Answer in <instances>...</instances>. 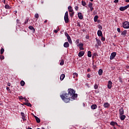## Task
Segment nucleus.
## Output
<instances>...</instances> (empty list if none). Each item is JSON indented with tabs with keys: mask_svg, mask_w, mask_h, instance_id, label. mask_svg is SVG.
<instances>
[{
	"mask_svg": "<svg viewBox=\"0 0 129 129\" xmlns=\"http://www.w3.org/2000/svg\"><path fill=\"white\" fill-rule=\"evenodd\" d=\"M68 93H63L60 95V97L66 103L70 102V100H75L77 98L78 95L75 94V91L73 89H69L68 90Z\"/></svg>",
	"mask_w": 129,
	"mask_h": 129,
	"instance_id": "f257e3e1",
	"label": "nucleus"
},
{
	"mask_svg": "<svg viewBox=\"0 0 129 129\" xmlns=\"http://www.w3.org/2000/svg\"><path fill=\"white\" fill-rule=\"evenodd\" d=\"M64 20L66 24L69 22V17L68 16V11H67L65 13Z\"/></svg>",
	"mask_w": 129,
	"mask_h": 129,
	"instance_id": "f03ea898",
	"label": "nucleus"
},
{
	"mask_svg": "<svg viewBox=\"0 0 129 129\" xmlns=\"http://www.w3.org/2000/svg\"><path fill=\"white\" fill-rule=\"evenodd\" d=\"M68 10H69V12H70V17H73V16H74V12H73V10L72 9V7L69 6Z\"/></svg>",
	"mask_w": 129,
	"mask_h": 129,
	"instance_id": "7ed1b4c3",
	"label": "nucleus"
},
{
	"mask_svg": "<svg viewBox=\"0 0 129 129\" xmlns=\"http://www.w3.org/2000/svg\"><path fill=\"white\" fill-rule=\"evenodd\" d=\"M122 27L124 29H129V22L128 21H125L122 23Z\"/></svg>",
	"mask_w": 129,
	"mask_h": 129,
	"instance_id": "20e7f679",
	"label": "nucleus"
},
{
	"mask_svg": "<svg viewBox=\"0 0 129 129\" xmlns=\"http://www.w3.org/2000/svg\"><path fill=\"white\" fill-rule=\"evenodd\" d=\"M128 8H129V5H127L126 6L120 7L119 10L121 11V12H123V11H125V10H126V9H128Z\"/></svg>",
	"mask_w": 129,
	"mask_h": 129,
	"instance_id": "39448f33",
	"label": "nucleus"
},
{
	"mask_svg": "<svg viewBox=\"0 0 129 129\" xmlns=\"http://www.w3.org/2000/svg\"><path fill=\"white\" fill-rule=\"evenodd\" d=\"M116 56V52H112L111 54L110 57V60H113V59H114V57Z\"/></svg>",
	"mask_w": 129,
	"mask_h": 129,
	"instance_id": "423d86ee",
	"label": "nucleus"
},
{
	"mask_svg": "<svg viewBox=\"0 0 129 129\" xmlns=\"http://www.w3.org/2000/svg\"><path fill=\"white\" fill-rule=\"evenodd\" d=\"M119 115L124 114V110L123 109V108L121 107L119 109Z\"/></svg>",
	"mask_w": 129,
	"mask_h": 129,
	"instance_id": "0eeeda50",
	"label": "nucleus"
},
{
	"mask_svg": "<svg viewBox=\"0 0 129 129\" xmlns=\"http://www.w3.org/2000/svg\"><path fill=\"white\" fill-rule=\"evenodd\" d=\"M112 85V82L111 81H109L107 85V87L109 89L111 88V86Z\"/></svg>",
	"mask_w": 129,
	"mask_h": 129,
	"instance_id": "6e6552de",
	"label": "nucleus"
},
{
	"mask_svg": "<svg viewBox=\"0 0 129 129\" xmlns=\"http://www.w3.org/2000/svg\"><path fill=\"white\" fill-rule=\"evenodd\" d=\"M78 18L80 19V20H83V15H82V13L79 12L78 13Z\"/></svg>",
	"mask_w": 129,
	"mask_h": 129,
	"instance_id": "1a4fd4ad",
	"label": "nucleus"
},
{
	"mask_svg": "<svg viewBox=\"0 0 129 129\" xmlns=\"http://www.w3.org/2000/svg\"><path fill=\"white\" fill-rule=\"evenodd\" d=\"M103 106L105 107V108H107L110 106V104L107 102H106L104 104Z\"/></svg>",
	"mask_w": 129,
	"mask_h": 129,
	"instance_id": "9d476101",
	"label": "nucleus"
},
{
	"mask_svg": "<svg viewBox=\"0 0 129 129\" xmlns=\"http://www.w3.org/2000/svg\"><path fill=\"white\" fill-rule=\"evenodd\" d=\"M97 35L98 37H102V31H101V30H98Z\"/></svg>",
	"mask_w": 129,
	"mask_h": 129,
	"instance_id": "9b49d317",
	"label": "nucleus"
},
{
	"mask_svg": "<svg viewBox=\"0 0 129 129\" xmlns=\"http://www.w3.org/2000/svg\"><path fill=\"white\" fill-rule=\"evenodd\" d=\"M119 117H120V119H121V120H124V119H125V117H126V116H125V115H119Z\"/></svg>",
	"mask_w": 129,
	"mask_h": 129,
	"instance_id": "f8f14e48",
	"label": "nucleus"
},
{
	"mask_svg": "<svg viewBox=\"0 0 129 129\" xmlns=\"http://www.w3.org/2000/svg\"><path fill=\"white\" fill-rule=\"evenodd\" d=\"M95 40L97 42V44L98 46H100V45H101V41H100V40H98L97 38H96Z\"/></svg>",
	"mask_w": 129,
	"mask_h": 129,
	"instance_id": "ddd939ff",
	"label": "nucleus"
},
{
	"mask_svg": "<svg viewBox=\"0 0 129 129\" xmlns=\"http://www.w3.org/2000/svg\"><path fill=\"white\" fill-rule=\"evenodd\" d=\"M34 117L37 123H40V122H41V120L40 118H39V117H38L37 116H34Z\"/></svg>",
	"mask_w": 129,
	"mask_h": 129,
	"instance_id": "4468645a",
	"label": "nucleus"
},
{
	"mask_svg": "<svg viewBox=\"0 0 129 129\" xmlns=\"http://www.w3.org/2000/svg\"><path fill=\"white\" fill-rule=\"evenodd\" d=\"M69 46L70 45L68 42H66L63 44V47H64V48H69Z\"/></svg>",
	"mask_w": 129,
	"mask_h": 129,
	"instance_id": "2eb2a0df",
	"label": "nucleus"
},
{
	"mask_svg": "<svg viewBox=\"0 0 129 129\" xmlns=\"http://www.w3.org/2000/svg\"><path fill=\"white\" fill-rule=\"evenodd\" d=\"M85 53L84 51H80L78 54L79 57H82L84 55Z\"/></svg>",
	"mask_w": 129,
	"mask_h": 129,
	"instance_id": "dca6fc26",
	"label": "nucleus"
},
{
	"mask_svg": "<svg viewBox=\"0 0 129 129\" xmlns=\"http://www.w3.org/2000/svg\"><path fill=\"white\" fill-rule=\"evenodd\" d=\"M91 109H96V108H97V105L96 104L92 105L91 106Z\"/></svg>",
	"mask_w": 129,
	"mask_h": 129,
	"instance_id": "f3484780",
	"label": "nucleus"
},
{
	"mask_svg": "<svg viewBox=\"0 0 129 129\" xmlns=\"http://www.w3.org/2000/svg\"><path fill=\"white\" fill-rule=\"evenodd\" d=\"M126 33H127V31L126 30H124L121 33V35H122V36H123V37H125L126 35Z\"/></svg>",
	"mask_w": 129,
	"mask_h": 129,
	"instance_id": "a211bd4d",
	"label": "nucleus"
},
{
	"mask_svg": "<svg viewBox=\"0 0 129 129\" xmlns=\"http://www.w3.org/2000/svg\"><path fill=\"white\" fill-rule=\"evenodd\" d=\"M110 124L111 125H117V126H118V124H117V122H114V121H111Z\"/></svg>",
	"mask_w": 129,
	"mask_h": 129,
	"instance_id": "6ab92c4d",
	"label": "nucleus"
},
{
	"mask_svg": "<svg viewBox=\"0 0 129 129\" xmlns=\"http://www.w3.org/2000/svg\"><path fill=\"white\" fill-rule=\"evenodd\" d=\"M64 78H65V74H61L60 77V80H61V81L64 80Z\"/></svg>",
	"mask_w": 129,
	"mask_h": 129,
	"instance_id": "aec40b11",
	"label": "nucleus"
},
{
	"mask_svg": "<svg viewBox=\"0 0 129 129\" xmlns=\"http://www.w3.org/2000/svg\"><path fill=\"white\" fill-rule=\"evenodd\" d=\"M67 38L68 39V41L69 43H70V44H72V40L71 39V37H70V36H68Z\"/></svg>",
	"mask_w": 129,
	"mask_h": 129,
	"instance_id": "412c9836",
	"label": "nucleus"
},
{
	"mask_svg": "<svg viewBox=\"0 0 129 129\" xmlns=\"http://www.w3.org/2000/svg\"><path fill=\"white\" fill-rule=\"evenodd\" d=\"M28 28L30 30H31V31H32L33 33H35V30L33 26H29Z\"/></svg>",
	"mask_w": 129,
	"mask_h": 129,
	"instance_id": "4be33fe9",
	"label": "nucleus"
},
{
	"mask_svg": "<svg viewBox=\"0 0 129 129\" xmlns=\"http://www.w3.org/2000/svg\"><path fill=\"white\" fill-rule=\"evenodd\" d=\"M21 116H22V119H23V120H25L26 119H25V113L24 112H22L21 113Z\"/></svg>",
	"mask_w": 129,
	"mask_h": 129,
	"instance_id": "5701e85b",
	"label": "nucleus"
},
{
	"mask_svg": "<svg viewBox=\"0 0 129 129\" xmlns=\"http://www.w3.org/2000/svg\"><path fill=\"white\" fill-rule=\"evenodd\" d=\"M25 105H27V106H30V107H32V104H31L29 102H25L24 103Z\"/></svg>",
	"mask_w": 129,
	"mask_h": 129,
	"instance_id": "b1692460",
	"label": "nucleus"
},
{
	"mask_svg": "<svg viewBox=\"0 0 129 129\" xmlns=\"http://www.w3.org/2000/svg\"><path fill=\"white\" fill-rule=\"evenodd\" d=\"M103 72V71H102V69L99 70V71H98V74H99V75H100H100H102Z\"/></svg>",
	"mask_w": 129,
	"mask_h": 129,
	"instance_id": "393cba45",
	"label": "nucleus"
},
{
	"mask_svg": "<svg viewBox=\"0 0 129 129\" xmlns=\"http://www.w3.org/2000/svg\"><path fill=\"white\" fill-rule=\"evenodd\" d=\"M30 20V18H29V17H27L26 18V20H25V21L24 22V24L25 25H26V24H28V23H29V21Z\"/></svg>",
	"mask_w": 129,
	"mask_h": 129,
	"instance_id": "a878e982",
	"label": "nucleus"
},
{
	"mask_svg": "<svg viewBox=\"0 0 129 129\" xmlns=\"http://www.w3.org/2000/svg\"><path fill=\"white\" fill-rule=\"evenodd\" d=\"M92 56V54H91V51H88V57H89L90 58Z\"/></svg>",
	"mask_w": 129,
	"mask_h": 129,
	"instance_id": "bb28decb",
	"label": "nucleus"
},
{
	"mask_svg": "<svg viewBox=\"0 0 129 129\" xmlns=\"http://www.w3.org/2000/svg\"><path fill=\"white\" fill-rule=\"evenodd\" d=\"M20 84H21V86H25V81H21L20 82Z\"/></svg>",
	"mask_w": 129,
	"mask_h": 129,
	"instance_id": "cd10ccee",
	"label": "nucleus"
},
{
	"mask_svg": "<svg viewBox=\"0 0 129 129\" xmlns=\"http://www.w3.org/2000/svg\"><path fill=\"white\" fill-rule=\"evenodd\" d=\"M98 16L97 15L95 16L94 21V22H97Z\"/></svg>",
	"mask_w": 129,
	"mask_h": 129,
	"instance_id": "c85d7f7f",
	"label": "nucleus"
},
{
	"mask_svg": "<svg viewBox=\"0 0 129 129\" xmlns=\"http://www.w3.org/2000/svg\"><path fill=\"white\" fill-rule=\"evenodd\" d=\"M17 22V24L18 25V26H21V22H20V20L17 19L16 20Z\"/></svg>",
	"mask_w": 129,
	"mask_h": 129,
	"instance_id": "c756f323",
	"label": "nucleus"
},
{
	"mask_svg": "<svg viewBox=\"0 0 129 129\" xmlns=\"http://www.w3.org/2000/svg\"><path fill=\"white\" fill-rule=\"evenodd\" d=\"M92 6H93V4L91 2H89L88 4L89 8H92Z\"/></svg>",
	"mask_w": 129,
	"mask_h": 129,
	"instance_id": "7c9ffc66",
	"label": "nucleus"
},
{
	"mask_svg": "<svg viewBox=\"0 0 129 129\" xmlns=\"http://www.w3.org/2000/svg\"><path fill=\"white\" fill-rule=\"evenodd\" d=\"M73 78H75V77H77V76H78V74L76 73H74L73 74ZM76 76V77H75Z\"/></svg>",
	"mask_w": 129,
	"mask_h": 129,
	"instance_id": "2f4dec72",
	"label": "nucleus"
},
{
	"mask_svg": "<svg viewBox=\"0 0 129 129\" xmlns=\"http://www.w3.org/2000/svg\"><path fill=\"white\" fill-rule=\"evenodd\" d=\"M82 5L83 7H86V3L85 1H82Z\"/></svg>",
	"mask_w": 129,
	"mask_h": 129,
	"instance_id": "473e14b6",
	"label": "nucleus"
},
{
	"mask_svg": "<svg viewBox=\"0 0 129 129\" xmlns=\"http://www.w3.org/2000/svg\"><path fill=\"white\" fill-rule=\"evenodd\" d=\"M4 52H5V49H4V48H1V55H3V54H4Z\"/></svg>",
	"mask_w": 129,
	"mask_h": 129,
	"instance_id": "72a5a7b5",
	"label": "nucleus"
},
{
	"mask_svg": "<svg viewBox=\"0 0 129 129\" xmlns=\"http://www.w3.org/2000/svg\"><path fill=\"white\" fill-rule=\"evenodd\" d=\"M94 89H98V85L97 84H95L94 86Z\"/></svg>",
	"mask_w": 129,
	"mask_h": 129,
	"instance_id": "f704fd0d",
	"label": "nucleus"
},
{
	"mask_svg": "<svg viewBox=\"0 0 129 129\" xmlns=\"http://www.w3.org/2000/svg\"><path fill=\"white\" fill-rule=\"evenodd\" d=\"M35 18L36 19H39V14L38 13L35 14Z\"/></svg>",
	"mask_w": 129,
	"mask_h": 129,
	"instance_id": "c9c22d12",
	"label": "nucleus"
},
{
	"mask_svg": "<svg viewBox=\"0 0 129 129\" xmlns=\"http://www.w3.org/2000/svg\"><path fill=\"white\" fill-rule=\"evenodd\" d=\"M60 65L62 66V65H64V60H61L60 62Z\"/></svg>",
	"mask_w": 129,
	"mask_h": 129,
	"instance_id": "e433bc0d",
	"label": "nucleus"
},
{
	"mask_svg": "<svg viewBox=\"0 0 129 129\" xmlns=\"http://www.w3.org/2000/svg\"><path fill=\"white\" fill-rule=\"evenodd\" d=\"M101 41H105V38H104V37H103V35H102V36H101Z\"/></svg>",
	"mask_w": 129,
	"mask_h": 129,
	"instance_id": "4c0bfd02",
	"label": "nucleus"
},
{
	"mask_svg": "<svg viewBox=\"0 0 129 129\" xmlns=\"http://www.w3.org/2000/svg\"><path fill=\"white\" fill-rule=\"evenodd\" d=\"M0 59H1V60H4V59H5V56L4 55H0Z\"/></svg>",
	"mask_w": 129,
	"mask_h": 129,
	"instance_id": "58836bf2",
	"label": "nucleus"
},
{
	"mask_svg": "<svg viewBox=\"0 0 129 129\" xmlns=\"http://www.w3.org/2000/svg\"><path fill=\"white\" fill-rule=\"evenodd\" d=\"M64 35L66 37H67V38L70 36L69 34H68V33H67V32H65Z\"/></svg>",
	"mask_w": 129,
	"mask_h": 129,
	"instance_id": "ea45409f",
	"label": "nucleus"
},
{
	"mask_svg": "<svg viewBox=\"0 0 129 129\" xmlns=\"http://www.w3.org/2000/svg\"><path fill=\"white\" fill-rule=\"evenodd\" d=\"M18 97H19V99H20V100L24 99V98L23 97V96H20Z\"/></svg>",
	"mask_w": 129,
	"mask_h": 129,
	"instance_id": "a19ab883",
	"label": "nucleus"
},
{
	"mask_svg": "<svg viewBox=\"0 0 129 129\" xmlns=\"http://www.w3.org/2000/svg\"><path fill=\"white\" fill-rule=\"evenodd\" d=\"M98 28H99L100 30H102V26L100 25H99Z\"/></svg>",
	"mask_w": 129,
	"mask_h": 129,
	"instance_id": "79ce46f5",
	"label": "nucleus"
},
{
	"mask_svg": "<svg viewBox=\"0 0 129 129\" xmlns=\"http://www.w3.org/2000/svg\"><path fill=\"white\" fill-rule=\"evenodd\" d=\"M5 9H9L10 6L9 5H6L5 6Z\"/></svg>",
	"mask_w": 129,
	"mask_h": 129,
	"instance_id": "37998d69",
	"label": "nucleus"
},
{
	"mask_svg": "<svg viewBox=\"0 0 129 129\" xmlns=\"http://www.w3.org/2000/svg\"><path fill=\"white\" fill-rule=\"evenodd\" d=\"M75 9L76 11H78V9H79V7H78V6H76Z\"/></svg>",
	"mask_w": 129,
	"mask_h": 129,
	"instance_id": "c03bdc74",
	"label": "nucleus"
},
{
	"mask_svg": "<svg viewBox=\"0 0 129 129\" xmlns=\"http://www.w3.org/2000/svg\"><path fill=\"white\" fill-rule=\"evenodd\" d=\"M6 89L8 91H11V89H10V87H7Z\"/></svg>",
	"mask_w": 129,
	"mask_h": 129,
	"instance_id": "a18cd8bd",
	"label": "nucleus"
},
{
	"mask_svg": "<svg viewBox=\"0 0 129 129\" xmlns=\"http://www.w3.org/2000/svg\"><path fill=\"white\" fill-rule=\"evenodd\" d=\"M117 32H118V33H120V28H118L117 29Z\"/></svg>",
	"mask_w": 129,
	"mask_h": 129,
	"instance_id": "49530a36",
	"label": "nucleus"
},
{
	"mask_svg": "<svg viewBox=\"0 0 129 129\" xmlns=\"http://www.w3.org/2000/svg\"><path fill=\"white\" fill-rule=\"evenodd\" d=\"M83 43H80V44H79V46H80V47H83Z\"/></svg>",
	"mask_w": 129,
	"mask_h": 129,
	"instance_id": "de8ad7c7",
	"label": "nucleus"
},
{
	"mask_svg": "<svg viewBox=\"0 0 129 129\" xmlns=\"http://www.w3.org/2000/svg\"><path fill=\"white\" fill-rule=\"evenodd\" d=\"M24 99H25V101H26V102H29V100H27L26 98H24Z\"/></svg>",
	"mask_w": 129,
	"mask_h": 129,
	"instance_id": "09e8293b",
	"label": "nucleus"
},
{
	"mask_svg": "<svg viewBox=\"0 0 129 129\" xmlns=\"http://www.w3.org/2000/svg\"><path fill=\"white\" fill-rule=\"evenodd\" d=\"M80 50H84V48H83V46H80Z\"/></svg>",
	"mask_w": 129,
	"mask_h": 129,
	"instance_id": "8fccbe9b",
	"label": "nucleus"
},
{
	"mask_svg": "<svg viewBox=\"0 0 129 129\" xmlns=\"http://www.w3.org/2000/svg\"><path fill=\"white\" fill-rule=\"evenodd\" d=\"M90 11L91 12H92V11H93V7L90 8Z\"/></svg>",
	"mask_w": 129,
	"mask_h": 129,
	"instance_id": "3c124183",
	"label": "nucleus"
},
{
	"mask_svg": "<svg viewBox=\"0 0 129 129\" xmlns=\"http://www.w3.org/2000/svg\"><path fill=\"white\" fill-rule=\"evenodd\" d=\"M114 3H118V0H115V1H114Z\"/></svg>",
	"mask_w": 129,
	"mask_h": 129,
	"instance_id": "603ef678",
	"label": "nucleus"
},
{
	"mask_svg": "<svg viewBox=\"0 0 129 129\" xmlns=\"http://www.w3.org/2000/svg\"><path fill=\"white\" fill-rule=\"evenodd\" d=\"M126 69H128V70H129V66H126Z\"/></svg>",
	"mask_w": 129,
	"mask_h": 129,
	"instance_id": "864d4df0",
	"label": "nucleus"
},
{
	"mask_svg": "<svg viewBox=\"0 0 129 129\" xmlns=\"http://www.w3.org/2000/svg\"><path fill=\"white\" fill-rule=\"evenodd\" d=\"M87 77H88V78H90V74H88Z\"/></svg>",
	"mask_w": 129,
	"mask_h": 129,
	"instance_id": "5fc2aeb1",
	"label": "nucleus"
},
{
	"mask_svg": "<svg viewBox=\"0 0 129 129\" xmlns=\"http://www.w3.org/2000/svg\"><path fill=\"white\" fill-rule=\"evenodd\" d=\"M54 33H58V30H54Z\"/></svg>",
	"mask_w": 129,
	"mask_h": 129,
	"instance_id": "6e6d98bb",
	"label": "nucleus"
},
{
	"mask_svg": "<svg viewBox=\"0 0 129 129\" xmlns=\"http://www.w3.org/2000/svg\"><path fill=\"white\" fill-rule=\"evenodd\" d=\"M87 71L88 72H90V71H91V70H90V69H88Z\"/></svg>",
	"mask_w": 129,
	"mask_h": 129,
	"instance_id": "4d7b16f0",
	"label": "nucleus"
},
{
	"mask_svg": "<svg viewBox=\"0 0 129 129\" xmlns=\"http://www.w3.org/2000/svg\"><path fill=\"white\" fill-rule=\"evenodd\" d=\"M119 82H121V83L122 82V80H121V78H120Z\"/></svg>",
	"mask_w": 129,
	"mask_h": 129,
	"instance_id": "13d9d810",
	"label": "nucleus"
},
{
	"mask_svg": "<svg viewBox=\"0 0 129 129\" xmlns=\"http://www.w3.org/2000/svg\"><path fill=\"white\" fill-rule=\"evenodd\" d=\"M3 3H4V4L6 3V0H1Z\"/></svg>",
	"mask_w": 129,
	"mask_h": 129,
	"instance_id": "bf43d9fd",
	"label": "nucleus"
},
{
	"mask_svg": "<svg viewBox=\"0 0 129 129\" xmlns=\"http://www.w3.org/2000/svg\"><path fill=\"white\" fill-rule=\"evenodd\" d=\"M8 86H11V83H8Z\"/></svg>",
	"mask_w": 129,
	"mask_h": 129,
	"instance_id": "052dcab7",
	"label": "nucleus"
},
{
	"mask_svg": "<svg viewBox=\"0 0 129 129\" xmlns=\"http://www.w3.org/2000/svg\"><path fill=\"white\" fill-rule=\"evenodd\" d=\"M125 3H129V0H125Z\"/></svg>",
	"mask_w": 129,
	"mask_h": 129,
	"instance_id": "680f3d73",
	"label": "nucleus"
},
{
	"mask_svg": "<svg viewBox=\"0 0 129 129\" xmlns=\"http://www.w3.org/2000/svg\"><path fill=\"white\" fill-rule=\"evenodd\" d=\"M47 22H48V21H47V20H45L44 21V23H47Z\"/></svg>",
	"mask_w": 129,
	"mask_h": 129,
	"instance_id": "e2e57ef3",
	"label": "nucleus"
},
{
	"mask_svg": "<svg viewBox=\"0 0 129 129\" xmlns=\"http://www.w3.org/2000/svg\"><path fill=\"white\" fill-rule=\"evenodd\" d=\"M57 30V31H59V30H60V29H59V27H58Z\"/></svg>",
	"mask_w": 129,
	"mask_h": 129,
	"instance_id": "0e129e2a",
	"label": "nucleus"
},
{
	"mask_svg": "<svg viewBox=\"0 0 129 129\" xmlns=\"http://www.w3.org/2000/svg\"><path fill=\"white\" fill-rule=\"evenodd\" d=\"M27 129H32V128L31 127H28Z\"/></svg>",
	"mask_w": 129,
	"mask_h": 129,
	"instance_id": "69168bd1",
	"label": "nucleus"
},
{
	"mask_svg": "<svg viewBox=\"0 0 129 129\" xmlns=\"http://www.w3.org/2000/svg\"><path fill=\"white\" fill-rule=\"evenodd\" d=\"M114 129H116V128L115 127H114Z\"/></svg>",
	"mask_w": 129,
	"mask_h": 129,
	"instance_id": "338daca9",
	"label": "nucleus"
},
{
	"mask_svg": "<svg viewBox=\"0 0 129 129\" xmlns=\"http://www.w3.org/2000/svg\"><path fill=\"white\" fill-rule=\"evenodd\" d=\"M93 0H90V2H92Z\"/></svg>",
	"mask_w": 129,
	"mask_h": 129,
	"instance_id": "774afa93",
	"label": "nucleus"
}]
</instances>
